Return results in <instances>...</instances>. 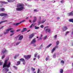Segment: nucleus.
I'll return each instance as SVG.
<instances>
[{
	"mask_svg": "<svg viewBox=\"0 0 73 73\" xmlns=\"http://www.w3.org/2000/svg\"><path fill=\"white\" fill-rule=\"evenodd\" d=\"M2 4V3L3 4H8V2H5V1H0V3Z\"/></svg>",
	"mask_w": 73,
	"mask_h": 73,
	"instance_id": "ddd939ff",
	"label": "nucleus"
},
{
	"mask_svg": "<svg viewBox=\"0 0 73 73\" xmlns=\"http://www.w3.org/2000/svg\"><path fill=\"white\" fill-rule=\"evenodd\" d=\"M45 21H46V19H43L42 21H41L39 20V21L38 24H42L45 23Z\"/></svg>",
	"mask_w": 73,
	"mask_h": 73,
	"instance_id": "423d86ee",
	"label": "nucleus"
},
{
	"mask_svg": "<svg viewBox=\"0 0 73 73\" xmlns=\"http://www.w3.org/2000/svg\"><path fill=\"white\" fill-rule=\"evenodd\" d=\"M60 2H61V3H64V1H63V0H62V1H60Z\"/></svg>",
	"mask_w": 73,
	"mask_h": 73,
	"instance_id": "bf43d9fd",
	"label": "nucleus"
},
{
	"mask_svg": "<svg viewBox=\"0 0 73 73\" xmlns=\"http://www.w3.org/2000/svg\"><path fill=\"white\" fill-rule=\"evenodd\" d=\"M36 38H34L33 40L31 42V44H33L36 43Z\"/></svg>",
	"mask_w": 73,
	"mask_h": 73,
	"instance_id": "0eeeda50",
	"label": "nucleus"
},
{
	"mask_svg": "<svg viewBox=\"0 0 73 73\" xmlns=\"http://www.w3.org/2000/svg\"><path fill=\"white\" fill-rule=\"evenodd\" d=\"M49 60V56L47 57L46 58V61H48Z\"/></svg>",
	"mask_w": 73,
	"mask_h": 73,
	"instance_id": "e433bc0d",
	"label": "nucleus"
},
{
	"mask_svg": "<svg viewBox=\"0 0 73 73\" xmlns=\"http://www.w3.org/2000/svg\"><path fill=\"white\" fill-rule=\"evenodd\" d=\"M37 20H36V19H34L33 20V23H35V22H36V21Z\"/></svg>",
	"mask_w": 73,
	"mask_h": 73,
	"instance_id": "37998d69",
	"label": "nucleus"
},
{
	"mask_svg": "<svg viewBox=\"0 0 73 73\" xmlns=\"http://www.w3.org/2000/svg\"><path fill=\"white\" fill-rule=\"evenodd\" d=\"M69 21L70 22H72V23H73V19H71L69 20Z\"/></svg>",
	"mask_w": 73,
	"mask_h": 73,
	"instance_id": "a878e982",
	"label": "nucleus"
},
{
	"mask_svg": "<svg viewBox=\"0 0 73 73\" xmlns=\"http://www.w3.org/2000/svg\"><path fill=\"white\" fill-rule=\"evenodd\" d=\"M28 18H29V17H27L26 18V19H28Z\"/></svg>",
	"mask_w": 73,
	"mask_h": 73,
	"instance_id": "774afa93",
	"label": "nucleus"
},
{
	"mask_svg": "<svg viewBox=\"0 0 73 73\" xmlns=\"http://www.w3.org/2000/svg\"><path fill=\"white\" fill-rule=\"evenodd\" d=\"M58 46L57 45H56L55 47L56 49V48L57 49V48H58Z\"/></svg>",
	"mask_w": 73,
	"mask_h": 73,
	"instance_id": "09e8293b",
	"label": "nucleus"
},
{
	"mask_svg": "<svg viewBox=\"0 0 73 73\" xmlns=\"http://www.w3.org/2000/svg\"><path fill=\"white\" fill-rule=\"evenodd\" d=\"M51 31V29L49 28H47L46 29V33L48 32V33H50V32Z\"/></svg>",
	"mask_w": 73,
	"mask_h": 73,
	"instance_id": "1a4fd4ad",
	"label": "nucleus"
},
{
	"mask_svg": "<svg viewBox=\"0 0 73 73\" xmlns=\"http://www.w3.org/2000/svg\"><path fill=\"white\" fill-rule=\"evenodd\" d=\"M33 60L34 61H35V60H36V58H34L33 59Z\"/></svg>",
	"mask_w": 73,
	"mask_h": 73,
	"instance_id": "69168bd1",
	"label": "nucleus"
},
{
	"mask_svg": "<svg viewBox=\"0 0 73 73\" xmlns=\"http://www.w3.org/2000/svg\"><path fill=\"white\" fill-rule=\"evenodd\" d=\"M49 26H47L44 27V29L45 30L46 28H49Z\"/></svg>",
	"mask_w": 73,
	"mask_h": 73,
	"instance_id": "a19ab883",
	"label": "nucleus"
},
{
	"mask_svg": "<svg viewBox=\"0 0 73 73\" xmlns=\"http://www.w3.org/2000/svg\"><path fill=\"white\" fill-rule=\"evenodd\" d=\"M35 24L33 23L31 25L33 27H34V26H35Z\"/></svg>",
	"mask_w": 73,
	"mask_h": 73,
	"instance_id": "4d7b16f0",
	"label": "nucleus"
},
{
	"mask_svg": "<svg viewBox=\"0 0 73 73\" xmlns=\"http://www.w3.org/2000/svg\"><path fill=\"white\" fill-rule=\"evenodd\" d=\"M69 31H66L65 33V36H67L68 34H69Z\"/></svg>",
	"mask_w": 73,
	"mask_h": 73,
	"instance_id": "5701e85b",
	"label": "nucleus"
},
{
	"mask_svg": "<svg viewBox=\"0 0 73 73\" xmlns=\"http://www.w3.org/2000/svg\"><path fill=\"white\" fill-rule=\"evenodd\" d=\"M8 16V15L7 13H0V16L1 17H3V16Z\"/></svg>",
	"mask_w": 73,
	"mask_h": 73,
	"instance_id": "39448f33",
	"label": "nucleus"
},
{
	"mask_svg": "<svg viewBox=\"0 0 73 73\" xmlns=\"http://www.w3.org/2000/svg\"><path fill=\"white\" fill-rule=\"evenodd\" d=\"M56 45H58L59 44V41H57L56 42Z\"/></svg>",
	"mask_w": 73,
	"mask_h": 73,
	"instance_id": "58836bf2",
	"label": "nucleus"
},
{
	"mask_svg": "<svg viewBox=\"0 0 73 73\" xmlns=\"http://www.w3.org/2000/svg\"><path fill=\"white\" fill-rule=\"evenodd\" d=\"M2 64H3V62L0 61V65H2Z\"/></svg>",
	"mask_w": 73,
	"mask_h": 73,
	"instance_id": "8fccbe9b",
	"label": "nucleus"
},
{
	"mask_svg": "<svg viewBox=\"0 0 73 73\" xmlns=\"http://www.w3.org/2000/svg\"><path fill=\"white\" fill-rule=\"evenodd\" d=\"M39 40H42V37H40L39 38Z\"/></svg>",
	"mask_w": 73,
	"mask_h": 73,
	"instance_id": "680f3d73",
	"label": "nucleus"
},
{
	"mask_svg": "<svg viewBox=\"0 0 73 73\" xmlns=\"http://www.w3.org/2000/svg\"><path fill=\"white\" fill-rule=\"evenodd\" d=\"M35 29H39V27H38L35 26Z\"/></svg>",
	"mask_w": 73,
	"mask_h": 73,
	"instance_id": "cd10ccee",
	"label": "nucleus"
},
{
	"mask_svg": "<svg viewBox=\"0 0 73 73\" xmlns=\"http://www.w3.org/2000/svg\"><path fill=\"white\" fill-rule=\"evenodd\" d=\"M17 8L16 10L17 11H23L25 8L24 5L23 3H19L17 6Z\"/></svg>",
	"mask_w": 73,
	"mask_h": 73,
	"instance_id": "f257e3e1",
	"label": "nucleus"
},
{
	"mask_svg": "<svg viewBox=\"0 0 73 73\" xmlns=\"http://www.w3.org/2000/svg\"><path fill=\"white\" fill-rule=\"evenodd\" d=\"M57 35H56L54 36V38H57Z\"/></svg>",
	"mask_w": 73,
	"mask_h": 73,
	"instance_id": "13d9d810",
	"label": "nucleus"
},
{
	"mask_svg": "<svg viewBox=\"0 0 73 73\" xmlns=\"http://www.w3.org/2000/svg\"><path fill=\"white\" fill-rule=\"evenodd\" d=\"M19 23H14L13 24V25H15V26H17V25H19Z\"/></svg>",
	"mask_w": 73,
	"mask_h": 73,
	"instance_id": "bb28decb",
	"label": "nucleus"
},
{
	"mask_svg": "<svg viewBox=\"0 0 73 73\" xmlns=\"http://www.w3.org/2000/svg\"><path fill=\"white\" fill-rule=\"evenodd\" d=\"M13 68H15V69H17V67L16 66H13Z\"/></svg>",
	"mask_w": 73,
	"mask_h": 73,
	"instance_id": "79ce46f5",
	"label": "nucleus"
},
{
	"mask_svg": "<svg viewBox=\"0 0 73 73\" xmlns=\"http://www.w3.org/2000/svg\"><path fill=\"white\" fill-rule=\"evenodd\" d=\"M23 65H25V61L23 62Z\"/></svg>",
	"mask_w": 73,
	"mask_h": 73,
	"instance_id": "6e6d98bb",
	"label": "nucleus"
},
{
	"mask_svg": "<svg viewBox=\"0 0 73 73\" xmlns=\"http://www.w3.org/2000/svg\"><path fill=\"white\" fill-rule=\"evenodd\" d=\"M31 69L32 71H35V68H33V67L31 68Z\"/></svg>",
	"mask_w": 73,
	"mask_h": 73,
	"instance_id": "ea45409f",
	"label": "nucleus"
},
{
	"mask_svg": "<svg viewBox=\"0 0 73 73\" xmlns=\"http://www.w3.org/2000/svg\"><path fill=\"white\" fill-rule=\"evenodd\" d=\"M27 31V28H24L21 31V32H24L25 31Z\"/></svg>",
	"mask_w": 73,
	"mask_h": 73,
	"instance_id": "f8f14e48",
	"label": "nucleus"
},
{
	"mask_svg": "<svg viewBox=\"0 0 73 73\" xmlns=\"http://www.w3.org/2000/svg\"><path fill=\"white\" fill-rule=\"evenodd\" d=\"M40 57V55H38V59Z\"/></svg>",
	"mask_w": 73,
	"mask_h": 73,
	"instance_id": "864d4df0",
	"label": "nucleus"
},
{
	"mask_svg": "<svg viewBox=\"0 0 73 73\" xmlns=\"http://www.w3.org/2000/svg\"><path fill=\"white\" fill-rule=\"evenodd\" d=\"M35 35V34H32L30 35L29 36V39H31L32 38V37H33V36Z\"/></svg>",
	"mask_w": 73,
	"mask_h": 73,
	"instance_id": "9d476101",
	"label": "nucleus"
},
{
	"mask_svg": "<svg viewBox=\"0 0 73 73\" xmlns=\"http://www.w3.org/2000/svg\"><path fill=\"white\" fill-rule=\"evenodd\" d=\"M40 27L42 28H44V25H41V26H40Z\"/></svg>",
	"mask_w": 73,
	"mask_h": 73,
	"instance_id": "603ef678",
	"label": "nucleus"
},
{
	"mask_svg": "<svg viewBox=\"0 0 73 73\" xmlns=\"http://www.w3.org/2000/svg\"><path fill=\"white\" fill-rule=\"evenodd\" d=\"M34 12H38V10L37 9H35L34 10Z\"/></svg>",
	"mask_w": 73,
	"mask_h": 73,
	"instance_id": "f704fd0d",
	"label": "nucleus"
},
{
	"mask_svg": "<svg viewBox=\"0 0 73 73\" xmlns=\"http://www.w3.org/2000/svg\"><path fill=\"white\" fill-rule=\"evenodd\" d=\"M57 19V20H59V19H60V17H58Z\"/></svg>",
	"mask_w": 73,
	"mask_h": 73,
	"instance_id": "338daca9",
	"label": "nucleus"
},
{
	"mask_svg": "<svg viewBox=\"0 0 73 73\" xmlns=\"http://www.w3.org/2000/svg\"><path fill=\"white\" fill-rule=\"evenodd\" d=\"M60 63L64 65L65 64V62L63 60H62L60 62Z\"/></svg>",
	"mask_w": 73,
	"mask_h": 73,
	"instance_id": "6ab92c4d",
	"label": "nucleus"
},
{
	"mask_svg": "<svg viewBox=\"0 0 73 73\" xmlns=\"http://www.w3.org/2000/svg\"><path fill=\"white\" fill-rule=\"evenodd\" d=\"M14 34H15V33H13L12 34H11L10 35V36H12V35H14Z\"/></svg>",
	"mask_w": 73,
	"mask_h": 73,
	"instance_id": "49530a36",
	"label": "nucleus"
},
{
	"mask_svg": "<svg viewBox=\"0 0 73 73\" xmlns=\"http://www.w3.org/2000/svg\"><path fill=\"white\" fill-rule=\"evenodd\" d=\"M32 25H30V28H32Z\"/></svg>",
	"mask_w": 73,
	"mask_h": 73,
	"instance_id": "052dcab7",
	"label": "nucleus"
},
{
	"mask_svg": "<svg viewBox=\"0 0 73 73\" xmlns=\"http://www.w3.org/2000/svg\"><path fill=\"white\" fill-rule=\"evenodd\" d=\"M8 60H5L4 61V63L3 66V68H4L5 67L7 68H10L11 66V62H9L8 64H7V62H8Z\"/></svg>",
	"mask_w": 73,
	"mask_h": 73,
	"instance_id": "f03ea898",
	"label": "nucleus"
},
{
	"mask_svg": "<svg viewBox=\"0 0 73 73\" xmlns=\"http://www.w3.org/2000/svg\"><path fill=\"white\" fill-rule=\"evenodd\" d=\"M5 17H3L2 18V20H4L5 19Z\"/></svg>",
	"mask_w": 73,
	"mask_h": 73,
	"instance_id": "de8ad7c7",
	"label": "nucleus"
},
{
	"mask_svg": "<svg viewBox=\"0 0 73 73\" xmlns=\"http://www.w3.org/2000/svg\"><path fill=\"white\" fill-rule=\"evenodd\" d=\"M47 37L48 36L47 35L45 36L43 38V40H45L46 39V38H47Z\"/></svg>",
	"mask_w": 73,
	"mask_h": 73,
	"instance_id": "7c9ffc66",
	"label": "nucleus"
},
{
	"mask_svg": "<svg viewBox=\"0 0 73 73\" xmlns=\"http://www.w3.org/2000/svg\"><path fill=\"white\" fill-rule=\"evenodd\" d=\"M20 62H21L20 61H17V65H20Z\"/></svg>",
	"mask_w": 73,
	"mask_h": 73,
	"instance_id": "b1692460",
	"label": "nucleus"
},
{
	"mask_svg": "<svg viewBox=\"0 0 73 73\" xmlns=\"http://www.w3.org/2000/svg\"><path fill=\"white\" fill-rule=\"evenodd\" d=\"M6 52H7V50L5 49L4 48L2 51L1 54H3L4 53H6Z\"/></svg>",
	"mask_w": 73,
	"mask_h": 73,
	"instance_id": "6e6552de",
	"label": "nucleus"
},
{
	"mask_svg": "<svg viewBox=\"0 0 73 73\" xmlns=\"http://www.w3.org/2000/svg\"><path fill=\"white\" fill-rule=\"evenodd\" d=\"M12 29H13V28H9L7 29H6L5 30L6 32H4V34L5 35H6V34H8V33H9V31Z\"/></svg>",
	"mask_w": 73,
	"mask_h": 73,
	"instance_id": "7ed1b4c3",
	"label": "nucleus"
},
{
	"mask_svg": "<svg viewBox=\"0 0 73 73\" xmlns=\"http://www.w3.org/2000/svg\"><path fill=\"white\" fill-rule=\"evenodd\" d=\"M55 49L56 48L55 47H54L53 48L52 50V53H53L54 52V50H55Z\"/></svg>",
	"mask_w": 73,
	"mask_h": 73,
	"instance_id": "aec40b11",
	"label": "nucleus"
},
{
	"mask_svg": "<svg viewBox=\"0 0 73 73\" xmlns=\"http://www.w3.org/2000/svg\"><path fill=\"white\" fill-rule=\"evenodd\" d=\"M38 54L37 53H36V54H35L34 55V57H37V55Z\"/></svg>",
	"mask_w": 73,
	"mask_h": 73,
	"instance_id": "4c0bfd02",
	"label": "nucleus"
},
{
	"mask_svg": "<svg viewBox=\"0 0 73 73\" xmlns=\"http://www.w3.org/2000/svg\"><path fill=\"white\" fill-rule=\"evenodd\" d=\"M14 31H10V32H11V33H12L13 32H14Z\"/></svg>",
	"mask_w": 73,
	"mask_h": 73,
	"instance_id": "e2e57ef3",
	"label": "nucleus"
},
{
	"mask_svg": "<svg viewBox=\"0 0 73 73\" xmlns=\"http://www.w3.org/2000/svg\"><path fill=\"white\" fill-rule=\"evenodd\" d=\"M60 73H63V70L62 69H61L60 70Z\"/></svg>",
	"mask_w": 73,
	"mask_h": 73,
	"instance_id": "c85d7f7f",
	"label": "nucleus"
},
{
	"mask_svg": "<svg viewBox=\"0 0 73 73\" xmlns=\"http://www.w3.org/2000/svg\"><path fill=\"white\" fill-rule=\"evenodd\" d=\"M20 42H18L16 44V45H18L20 44Z\"/></svg>",
	"mask_w": 73,
	"mask_h": 73,
	"instance_id": "c03bdc74",
	"label": "nucleus"
},
{
	"mask_svg": "<svg viewBox=\"0 0 73 73\" xmlns=\"http://www.w3.org/2000/svg\"><path fill=\"white\" fill-rule=\"evenodd\" d=\"M40 73V69H38L37 73Z\"/></svg>",
	"mask_w": 73,
	"mask_h": 73,
	"instance_id": "3c124183",
	"label": "nucleus"
},
{
	"mask_svg": "<svg viewBox=\"0 0 73 73\" xmlns=\"http://www.w3.org/2000/svg\"><path fill=\"white\" fill-rule=\"evenodd\" d=\"M8 21V20H5V21H2L0 22V24H2V23H5V22H7Z\"/></svg>",
	"mask_w": 73,
	"mask_h": 73,
	"instance_id": "dca6fc26",
	"label": "nucleus"
},
{
	"mask_svg": "<svg viewBox=\"0 0 73 73\" xmlns=\"http://www.w3.org/2000/svg\"><path fill=\"white\" fill-rule=\"evenodd\" d=\"M19 56V54H18L17 55H16L14 57V58L15 59H16L17 58V57H18V56Z\"/></svg>",
	"mask_w": 73,
	"mask_h": 73,
	"instance_id": "412c9836",
	"label": "nucleus"
},
{
	"mask_svg": "<svg viewBox=\"0 0 73 73\" xmlns=\"http://www.w3.org/2000/svg\"><path fill=\"white\" fill-rule=\"evenodd\" d=\"M51 45H52V44H50L48 45V46H46V48H49V47H50V46H51Z\"/></svg>",
	"mask_w": 73,
	"mask_h": 73,
	"instance_id": "2f4dec72",
	"label": "nucleus"
},
{
	"mask_svg": "<svg viewBox=\"0 0 73 73\" xmlns=\"http://www.w3.org/2000/svg\"><path fill=\"white\" fill-rule=\"evenodd\" d=\"M43 46H42V44H41L39 47L40 49H41V48H42Z\"/></svg>",
	"mask_w": 73,
	"mask_h": 73,
	"instance_id": "c756f323",
	"label": "nucleus"
},
{
	"mask_svg": "<svg viewBox=\"0 0 73 73\" xmlns=\"http://www.w3.org/2000/svg\"><path fill=\"white\" fill-rule=\"evenodd\" d=\"M24 21H25V20H23V21H21L20 22H19V24H20L23 23V22H24Z\"/></svg>",
	"mask_w": 73,
	"mask_h": 73,
	"instance_id": "72a5a7b5",
	"label": "nucleus"
},
{
	"mask_svg": "<svg viewBox=\"0 0 73 73\" xmlns=\"http://www.w3.org/2000/svg\"><path fill=\"white\" fill-rule=\"evenodd\" d=\"M5 70L6 71V72H8L9 70L8 69V68H5Z\"/></svg>",
	"mask_w": 73,
	"mask_h": 73,
	"instance_id": "393cba45",
	"label": "nucleus"
},
{
	"mask_svg": "<svg viewBox=\"0 0 73 73\" xmlns=\"http://www.w3.org/2000/svg\"><path fill=\"white\" fill-rule=\"evenodd\" d=\"M67 29H68V27H65L63 29V31H66V30H67Z\"/></svg>",
	"mask_w": 73,
	"mask_h": 73,
	"instance_id": "2eb2a0df",
	"label": "nucleus"
},
{
	"mask_svg": "<svg viewBox=\"0 0 73 73\" xmlns=\"http://www.w3.org/2000/svg\"><path fill=\"white\" fill-rule=\"evenodd\" d=\"M20 61H21L22 62H23L25 61V60L23 58H21L19 59Z\"/></svg>",
	"mask_w": 73,
	"mask_h": 73,
	"instance_id": "4be33fe9",
	"label": "nucleus"
},
{
	"mask_svg": "<svg viewBox=\"0 0 73 73\" xmlns=\"http://www.w3.org/2000/svg\"><path fill=\"white\" fill-rule=\"evenodd\" d=\"M3 36V34H0V37H1Z\"/></svg>",
	"mask_w": 73,
	"mask_h": 73,
	"instance_id": "0e129e2a",
	"label": "nucleus"
},
{
	"mask_svg": "<svg viewBox=\"0 0 73 73\" xmlns=\"http://www.w3.org/2000/svg\"><path fill=\"white\" fill-rule=\"evenodd\" d=\"M5 57V55H3L2 57V59L4 58Z\"/></svg>",
	"mask_w": 73,
	"mask_h": 73,
	"instance_id": "c9c22d12",
	"label": "nucleus"
},
{
	"mask_svg": "<svg viewBox=\"0 0 73 73\" xmlns=\"http://www.w3.org/2000/svg\"><path fill=\"white\" fill-rule=\"evenodd\" d=\"M20 30H21V29H17L16 31L17 32H19V31H20Z\"/></svg>",
	"mask_w": 73,
	"mask_h": 73,
	"instance_id": "5fc2aeb1",
	"label": "nucleus"
},
{
	"mask_svg": "<svg viewBox=\"0 0 73 73\" xmlns=\"http://www.w3.org/2000/svg\"><path fill=\"white\" fill-rule=\"evenodd\" d=\"M34 19L37 20V17H34Z\"/></svg>",
	"mask_w": 73,
	"mask_h": 73,
	"instance_id": "a18cd8bd",
	"label": "nucleus"
},
{
	"mask_svg": "<svg viewBox=\"0 0 73 73\" xmlns=\"http://www.w3.org/2000/svg\"><path fill=\"white\" fill-rule=\"evenodd\" d=\"M5 9L4 8H2L1 9H0V11H5Z\"/></svg>",
	"mask_w": 73,
	"mask_h": 73,
	"instance_id": "a211bd4d",
	"label": "nucleus"
},
{
	"mask_svg": "<svg viewBox=\"0 0 73 73\" xmlns=\"http://www.w3.org/2000/svg\"><path fill=\"white\" fill-rule=\"evenodd\" d=\"M24 57L25 58L26 60H29L31 57V55H29L27 56L24 55Z\"/></svg>",
	"mask_w": 73,
	"mask_h": 73,
	"instance_id": "20e7f679",
	"label": "nucleus"
},
{
	"mask_svg": "<svg viewBox=\"0 0 73 73\" xmlns=\"http://www.w3.org/2000/svg\"><path fill=\"white\" fill-rule=\"evenodd\" d=\"M56 54H54L53 55V58H56Z\"/></svg>",
	"mask_w": 73,
	"mask_h": 73,
	"instance_id": "473e14b6",
	"label": "nucleus"
},
{
	"mask_svg": "<svg viewBox=\"0 0 73 73\" xmlns=\"http://www.w3.org/2000/svg\"><path fill=\"white\" fill-rule=\"evenodd\" d=\"M68 16H73V11L68 14Z\"/></svg>",
	"mask_w": 73,
	"mask_h": 73,
	"instance_id": "9b49d317",
	"label": "nucleus"
},
{
	"mask_svg": "<svg viewBox=\"0 0 73 73\" xmlns=\"http://www.w3.org/2000/svg\"><path fill=\"white\" fill-rule=\"evenodd\" d=\"M15 0H8L7 1L9 3H13L14 1H15Z\"/></svg>",
	"mask_w": 73,
	"mask_h": 73,
	"instance_id": "f3484780",
	"label": "nucleus"
},
{
	"mask_svg": "<svg viewBox=\"0 0 73 73\" xmlns=\"http://www.w3.org/2000/svg\"><path fill=\"white\" fill-rule=\"evenodd\" d=\"M23 38V35L20 36L19 38V40H21Z\"/></svg>",
	"mask_w": 73,
	"mask_h": 73,
	"instance_id": "4468645a",
	"label": "nucleus"
}]
</instances>
